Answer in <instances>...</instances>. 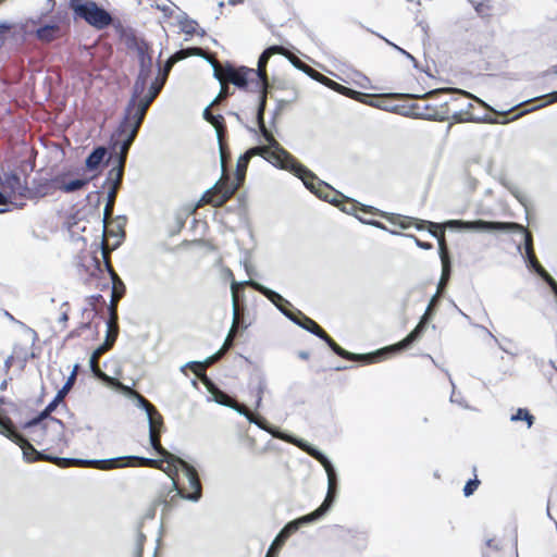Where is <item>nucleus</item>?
<instances>
[{"label":"nucleus","instance_id":"nucleus-1","mask_svg":"<svg viewBox=\"0 0 557 557\" xmlns=\"http://www.w3.org/2000/svg\"><path fill=\"white\" fill-rule=\"evenodd\" d=\"M252 156H261L274 166L292 172L318 197L330 202L334 200L333 198H329L330 186L327 184L319 181L313 172L298 163L284 148L274 149L269 144L268 146L250 148L242 154L236 163L235 182L231 184H220L216 182L211 188L205 191L201 199L214 206L223 205L243 184L248 162Z\"/></svg>","mask_w":557,"mask_h":557},{"label":"nucleus","instance_id":"nucleus-2","mask_svg":"<svg viewBox=\"0 0 557 557\" xmlns=\"http://www.w3.org/2000/svg\"><path fill=\"white\" fill-rule=\"evenodd\" d=\"M300 445L306 449L308 455L313 457L323 466L327 474V493L323 503L314 511L288 522L275 536V543H284L287 537L292 533L296 532L301 525L321 520L329 512L335 500L336 473L332 462L321 450L309 443L301 442Z\"/></svg>","mask_w":557,"mask_h":557},{"label":"nucleus","instance_id":"nucleus-3","mask_svg":"<svg viewBox=\"0 0 557 557\" xmlns=\"http://www.w3.org/2000/svg\"><path fill=\"white\" fill-rule=\"evenodd\" d=\"M166 471L178 497L191 503L200 500L202 496L201 483L196 469L191 465L178 457L175 465H171V468Z\"/></svg>","mask_w":557,"mask_h":557},{"label":"nucleus","instance_id":"nucleus-4","mask_svg":"<svg viewBox=\"0 0 557 557\" xmlns=\"http://www.w3.org/2000/svg\"><path fill=\"white\" fill-rule=\"evenodd\" d=\"M298 314L299 317L295 315L293 312H284V315L294 324L324 341L336 355L349 360L375 361V356L372 354L359 355L343 349L312 319L306 317L300 311H298Z\"/></svg>","mask_w":557,"mask_h":557},{"label":"nucleus","instance_id":"nucleus-5","mask_svg":"<svg viewBox=\"0 0 557 557\" xmlns=\"http://www.w3.org/2000/svg\"><path fill=\"white\" fill-rule=\"evenodd\" d=\"M69 5L74 17L84 20L95 29H103L112 23V16L92 0H70Z\"/></svg>","mask_w":557,"mask_h":557},{"label":"nucleus","instance_id":"nucleus-6","mask_svg":"<svg viewBox=\"0 0 557 557\" xmlns=\"http://www.w3.org/2000/svg\"><path fill=\"white\" fill-rule=\"evenodd\" d=\"M24 428L30 429V440L39 446L58 444L64 437V424L57 418L48 417L29 425L27 421Z\"/></svg>","mask_w":557,"mask_h":557},{"label":"nucleus","instance_id":"nucleus-7","mask_svg":"<svg viewBox=\"0 0 557 557\" xmlns=\"http://www.w3.org/2000/svg\"><path fill=\"white\" fill-rule=\"evenodd\" d=\"M283 55H285L288 61L292 63V65L301 71L302 73H305L306 75H308L310 78L321 83L322 85L329 87L330 89L341 94V95H344L346 97H349L351 99H355V100H359V101H362L364 102L363 98L364 97H368L367 95L364 94H361L357 90H352L348 87H345L330 78H327L326 76L322 75L321 73L317 72L315 70L311 69L309 65H307L306 63H304L301 60H299L297 57H295L294 54L287 52L284 50V53H282Z\"/></svg>","mask_w":557,"mask_h":557},{"label":"nucleus","instance_id":"nucleus-8","mask_svg":"<svg viewBox=\"0 0 557 557\" xmlns=\"http://www.w3.org/2000/svg\"><path fill=\"white\" fill-rule=\"evenodd\" d=\"M444 225L449 230L475 231V232H504L522 231L523 225L515 222H491L484 220L463 221V220H448Z\"/></svg>","mask_w":557,"mask_h":557},{"label":"nucleus","instance_id":"nucleus-9","mask_svg":"<svg viewBox=\"0 0 557 557\" xmlns=\"http://www.w3.org/2000/svg\"><path fill=\"white\" fill-rule=\"evenodd\" d=\"M116 335H117V327L116 326H112V322L111 321H108L107 322V334H106V339H104V343L101 344L100 346H98L94 352L91 354L90 358H89V368L91 370V372L94 373V375L110 384V385H113L117 388H122L124 391H127L128 387L127 386H124L120 381H117L116 379L112 377V376H109L108 374H106L98 366V358L103 354L106 352L114 343L115 338H116Z\"/></svg>","mask_w":557,"mask_h":557},{"label":"nucleus","instance_id":"nucleus-10","mask_svg":"<svg viewBox=\"0 0 557 557\" xmlns=\"http://www.w3.org/2000/svg\"><path fill=\"white\" fill-rule=\"evenodd\" d=\"M123 459L137 460L138 466H140V467H151V468H157V469L163 470V468L161 466L162 460H157V459L147 458V457H139V456H123V457H113V458H108V459H62V460L65 462L74 463V465H87V466H94L101 470H108V469H112V468H116V467H122L123 465H120L119 462ZM166 470H168V468L164 469V471L168 473Z\"/></svg>","mask_w":557,"mask_h":557},{"label":"nucleus","instance_id":"nucleus-11","mask_svg":"<svg viewBox=\"0 0 557 557\" xmlns=\"http://www.w3.org/2000/svg\"><path fill=\"white\" fill-rule=\"evenodd\" d=\"M149 106L144 101L128 100L123 120L120 124L121 132L134 131L137 134Z\"/></svg>","mask_w":557,"mask_h":557},{"label":"nucleus","instance_id":"nucleus-12","mask_svg":"<svg viewBox=\"0 0 557 557\" xmlns=\"http://www.w3.org/2000/svg\"><path fill=\"white\" fill-rule=\"evenodd\" d=\"M431 314H432V306L428 305L425 312L421 317L417 326L399 343L392 345L387 348L377 350L375 354H373L375 356V360L377 359L379 356L384 355L387 351H399V350L407 349L408 347H410L414 342H417L422 336V334L425 330V324Z\"/></svg>","mask_w":557,"mask_h":557},{"label":"nucleus","instance_id":"nucleus-13","mask_svg":"<svg viewBox=\"0 0 557 557\" xmlns=\"http://www.w3.org/2000/svg\"><path fill=\"white\" fill-rule=\"evenodd\" d=\"M284 53V48L281 46H271L267 48L259 57L257 69L255 70V76H256V87L258 89H268L269 83H268V76L265 66L270 60V58L274 54H282Z\"/></svg>","mask_w":557,"mask_h":557},{"label":"nucleus","instance_id":"nucleus-14","mask_svg":"<svg viewBox=\"0 0 557 557\" xmlns=\"http://www.w3.org/2000/svg\"><path fill=\"white\" fill-rule=\"evenodd\" d=\"M78 369V364H75L70 376L67 377L66 382L63 384L61 389L58 391L54 398L46 406V408L34 419L28 421L29 424H35L40 420H44L50 416V413L58 407V405L63 400L65 395L69 393L71 387L73 386L76 377V372Z\"/></svg>","mask_w":557,"mask_h":557},{"label":"nucleus","instance_id":"nucleus-15","mask_svg":"<svg viewBox=\"0 0 557 557\" xmlns=\"http://www.w3.org/2000/svg\"><path fill=\"white\" fill-rule=\"evenodd\" d=\"M0 433L11 440L13 443L17 444L23 450L24 459L29 460L28 449L35 451V448L23 435H21L14 429L12 422L9 419L0 418Z\"/></svg>","mask_w":557,"mask_h":557},{"label":"nucleus","instance_id":"nucleus-16","mask_svg":"<svg viewBox=\"0 0 557 557\" xmlns=\"http://www.w3.org/2000/svg\"><path fill=\"white\" fill-rule=\"evenodd\" d=\"M252 76H255V69L225 66V79L238 88H246L249 82L256 86V81H252Z\"/></svg>","mask_w":557,"mask_h":557},{"label":"nucleus","instance_id":"nucleus-17","mask_svg":"<svg viewBox=\"0 0 557 557\" xmlns=\"http://www.w3.org/2000/svg\"><path fill=\"white\" fill-rule=\"evenodd\" d=\"M238 284H246L251 286L253 289L265 296L283 314L284 312H290L289 310L284 308V305H290L289 301L286 300L282 295H280L275 290H272L271 288L253 280H246Z\"/></svg>","mask_w":557,"mask_h":557},{"label":"nucleus","instance_id":"nucleus-18","mask_svg":"<svg viewBox=\"0 0 557 557\" xmlns=\"http://www.w3.org/2000/svg\"><path fill=\"white\" fill-rule=\"evenodd\" d=\"M256 91H260L261 92V96H260V101H259V106H258V110H257V121H258V126H259V129H260V133H261V136L263 137V139L274 149H278V148H283L278 143L277 140L274 138V136L272 135V133L265 127V124H264V117H263V114H264V109H265V101H267V90L264 91L263 89H258L256 87L255 89Z\"/></svg>","mask_w":557,"mask_h":557},{"label":"nucleus","instance_id":"nucleus-19","mask_svg":"<svg viewBox=\"0 0 557 557\" xmlns=\"http://www.w3.org/2000/svg\"><path fill=\"white\" fill-rule=\"evenodd\" d=\"M2 185H3V187L10 189L13 195H17V196H21L24 198L27 197V194H28L27 182L25 180H22L14 172L4 173Z\"/></svg>","mask_w":557,"mask_h":557},{"label":"nucleus","instance_id":"nucleus-20","mask_svg":"<svg viewBox=\"0 0 557 557\" xmlns=\"http://www.w3.org/2000/svg\"><path fill=\"white\" fill-rule=\"evenodd\" d=\"M136 135L137 134H135L134 131L121 132L120 128L117 129V136L121 138V141L119 143V151L115 152L114 156L110 157L112 163H117L121 159V164H125L127 151Z\"/></svg>","mask_w":557,"mask_h":557},{"label":"nucleus","instance_id":"nucleus-21","mask_svg":"<svg viewBox=\"0 0 557 557\" xmlns=\"http://www.w3.org/2000/svg\"><path fill=\"white\" fill-rule=\"evenodd\" d=\"M248 421L250 423H252V424H256L261 430L267 431L273 437H276V438L284 440L286 442L293 443V444L297 445L299 448H301L304 451H306V449L300 445L301 442L302 443H307L306 441L298 440V438H295V437L289 436V435H285L282 432H280L278 430H276L275 428H272V426L268 425V423L263 419H258L253 414H251L248 418Z\"/></svg>","mask_w":557,"mask_h":557},{"label":"nucleus","instance_id":"nucleus-22","mask_svg":"<svg viewBox=\"0 0 557 557\" xmlns=\"http://www.w3.org/2000/svg\"><path fill=\"white\" fill-rule=\"evenodd\" d=\"M54 190L50 178L34 180L33 186L28 187L27 199H40L53 195Z\"/></svg>","mask_w":557,"mask_h":557},{"label":"nucleus","instance_id":"nucleus-23","mask_svg":"<svg viewBox=\"0 0 557 557\" xmlns=\"http://www.w3.org/2000/svg\"><path fill=\"white\" fill-rule=\"evenodd\" d=\"M212 104L210 103L209 106H207L203 110V117L211 122L214 127H215V134H216V138H218V143H219V147H220V164H221V169H222V175L225 174V171H226V168H225V154H224V151H223V147H222V132L220 129V126H219V120L222 119V116H213L211 113H210V107Z\"/></svg>","mask_w":557,"mask_h":557},{"label":"nucleus","instance_id":"nucleus-24","mask_svg":"<svg viewBox=\"0 0 557 557\" xmlns=\"http://www.w3.org/2000/svg\"><path fill=\"white\" fill-rule=\"evenodd\" d=\"M138 407L144 409L147 416L148 425L154 428L157 424L162 423V417L156 411L147 399L141 395L137 394Z\"/></svg>","mask_w":557,"mask_h":557},{"label":"nucleus","instance_id":"nucleus-25","mask_svg":"<svg viewBox=\"0 0 557 557\" xmlns=\"http://www.w3.org/2000/svg\"><path fill=\"white\" fill-rule=\"evenodd\" d=\"M154 428L149 426V441L152 446V448L163 457V459L168 463V469L171 468V465H175V460L178 458L177 456L169 453L165 448H163L158 440V437L154 435L153 432Z\"/></svg>","mask_w":557,"mask_h":557},{"label":"nucleus","instance_id":"nucleus-26","mask_svg":"<svg viewBox=\"0 0 557 557\" xmlns=\"http://www.w3.org/2000/svg\"><path fill=\"white\" fill-rule=\"evenodd\" d=\"M224 355V349H219L214 354L208 356L203 361H188L183 368L189 367L198 376H201L200 370L203 367L210 366L213 362L218 361Z\"/></svg>","mask_w":557,"mask_h":557},{"label":"nucleus","instance_id":"nucleus-27","mask_svg":"<svg viewBox=\"0 0 557 557\" xmlns=\"http://www.w3.org/2000/svg\"><path fill=\"white\" fill-rule=\"evenodd\" d=\"M124 172V164H121V160L117 163H113L112 169L109 171L106 183H109L111 186L109 189H114L117 191L120 184L122 182Z\"/></svg>","mask_w":557,"mask_h":557},{"label":"nucleus","instance_id":"nucleus-28","mask_svg":"<svg viewBox=\"0 0 557 557\" xmlns=\"http://www.w3.org/2000/svg\"><path fill=\"white\" fill-rule=\"evenodd\" d=\"M140 69L136 82L148 84L151 73V58L146 55L143 51L139 53Z\"/></svg>","mask_w":557,"mask_h":557},{"label":"nucleus","instance_id":"nucleus-29","mask_svg":"<svg viewBox=\"0 0 557 557\" xmlns=\"http://www.w3.org/2000/svg\"><path fill=\"white\" fill-rule=\"evenodd\" d=\"M116 193L117 191H115L114 189H109L108 194H107V203L103 208V218H102L103 234H110V235L115 234L114 231H109V232L107 231V223H108V219L111 215L112 210H113Z\"/></svg>","mask_w":557,"mask_h":557},{"label":"nucleus","instance_id":"nucleus-30","mask_svg":"<svg viewBox=\"0 0 557 557\" xmlns=\"http://www.w3.org/2000/svg\"><path fill=\"white\" fill-rule=\"evenodd\" d=\"M238 285L239 284L236 281H233L231 283L233 321H232V325L228 331V334H231L232 337H234V335L236 333L237 323H238V308H237V287H238Z\"/></svg>","mask_w":557,"mask_h":557},{"label":"nucleus","instance_id":"nucleus-31","mask_svg":"<svg viewBox=\"0 0 557 557\" xmlns=\"http://www.w3.org/2000/svg\"><path fill=\"white\" fill-rule=\"evenodd\" d=\"M107 154V149L104 147L95 148L89 156L86 158L85 165L88 170H95L99 166L104 156Z\"/></svg>","mask_w":557,"mask_h":557},{"label":"nucleus","instance_id":"nucleus-32","mask_svg":"<svg viewBox=\"0 0 557 557\" xmlns=\"http://www.w3.org/2000/svg\"><path fill=\"white\" fill-rule=\"evenodd\" d=\"M164 83H165V77H161V78L157 77L154 79V82H152L150 84L148 92L140 100L144 101L145 103H147L148 106H150V103L154 100L157 95L162 89Z\"/></svg>","mask_w":557,"mask_h":557},{"label":"nucleus","instance_id":"nucleus-33","mask_svg":"<svg viewBox=\"0 0 557 557\" xmlns=\"http://www.w3.org/2000/svg\"><path fill=\"white\" fill-rule=\"evenodd\" d=\"M202 381L206 384V386L208 387L209 392L213 394L214 401L221 406L228 408L230 403L232 401L228 398V396L225 393L215 389L212 382L207 376H205Z\"/></svg>","mask_w":557,"mask_h":557},{"label":"nucleus","instance_id":"nucleus-34","mask_svg":"<svg viewBox=\"0 0 557 557\" xmlns=\"http://www.w3.org/2000/svg\"><path fill=\"white\" fill-rule=\"evenodd\" d=\"M58 32L59 26L51 24L39 27L36 32V35L41 41L49 42L55 38Z\"/></svg>","mask_w":557,"mask_h":557},{"label":"nucleus","instance_id":"nucleus-35","mask_svg":"<svg viewBox=\"0 0 557 557\" xmlns=\"http://www.w3.org/2000/svg\"><path fill=\"white\" fill-rule=\"evenodd\" d=\"M502 183L523 207L528 206V196L523 191H521V189L516 184L507 181H503Z\"/></svg>","mask_w":557,"mask_h":557},{"label":"nucleus","instance_id":"nucleus-36","mask_svg":"<svg viewBox=\"0 0 557 557\" xmlns=\"http://www.w3.org/2000/svg\"><path fill=\"white\" fill-rule=\"evenodd\" d=\"M178 23L186 35L196 34L198 24L195 20L189 18L186 13L178 16Z\"/></svg>","mask_w":557,"mask_h":557},{"label":"nucleus","instance_id":"nucleus-37","mask_svg":"<svg viewBox=\"0 0 557 557\" xmlns=\"http://www.w3.org/2000/svg\"><path fill=\"white\" fill-rule=\"evenodd\" d=\"M511 422L525 421L528 429H530L534 423V417L530 413V411L525 408H519L516 413L510 417Z\"/></svg>","mask_w":557,"mask_h":557},{"label":"nucleus","instance_id":"nucleus-38","mask_svg":"<svg viewBox=\"0 0 557 557\" xmlns=\"http://www.w3.org/2000/svg\"><path fill=\"white\" fill-rule=\"evenodd\" d=\"M540 99H546V101H545V102H542V103H540V104H537L536 107H533V108L528 109V110H525V111H521V112H519L518 114H516V115L512 117V120H516V119H518V117L522 116L524 113L530 112V111H532V110H534V109H536V108H541V107H544V106H546V104H549V103L556 102V101H557V90H556V91H553V92H549V94H547V95L541 96V97H536L534 100H540Z\"/></svg>","mask_w":557,"mask_h":557},{"label":"nucleus","instance_id":"nucleus-39","mask_svg":"<svg viewBox=\"0 0 557 557\" xmlns=\"http://www.w3.org/2000/svg\"><path fill=\"white\" fill-rule=\"evenodd\" d=\"M437 242H438V250H440V258L442 261V267L448 268V267H450V261H449V257L447 253V248H446V244H445V239H444V232H441Z\"/></svg>","mask_w":557,"mask_h":557},{"label":"nucleus","instance_id":"nucleus-40","mask_svg":"<svg viewBox=\"0 0 557 557\" xmlns=\"http://www.w3.org/2000/svg\"><path fill=\"white\" fill-rule=\"evenodd\" d=\"M88 183V180L86 178H75V180H67L66 185H63V191L64 193H73L76 191L84 186H86Z\"/></svg>","mask_w":557,"mask_h":557},{"label":"nucleus","instance_id":"nucleus-41","mask_svg":"<svg viewBox=\"0 0 557 557\" xmlns=\"http://www.w3.org/2000/svg\"><path fill=\"white\" fill-rule=\"evenodd\" d=\"M28 458H29V460H27L28 462L44 458V459L54 460L55 462L62 463L64 466H75L74 463L63 461L62 460L63 458H58V457L51 458L48 456H44L41 453L37 451L36 449H35V451H33L32 449H28Z\"/></svg>","mask_w":557,"mask_h":557},{"label":"nucleus","instance_id":"nucleus-42","mask_svg":"<svg viewBox=\"0 0 557 557\" xmlns=\"http://www.w3.org/2000/svg\"><path fill=\"white\" fill-rule=\"evenodd\" d=\"M185 58V51H177L176 53H174L172 57H170L165 64H164V73H163V76L162 77H165L168 76L169 72L171 71L172 66L183 60Z\"/></svg>","mask_w":557,"mask_h":557},{"label":"nucleus","instance_id":"nucleus-43","mask_svg":"<svg viewBox=\"0 0 557 557\" xmlns=\"http://www.w3.org/2000/svg\"><path fill=\"white\" fill-rule=\"evenodd\" d=\"M67 173H60L50 178L54 193L57 190L63 191V185H66Z\"/></svg>","mask_w":557,"mask_h":557},{"label":"nucleus","instance_id":"nucleus-44","mask_svg":"<svg viewBox=\"0 0 557 557\" xmlns=\"http://www.w3.org/2000/svg\"><path fill=\"white\" fill-rule=\"evenodd\" d=\"M147 88V85L145 83H138L135 81L133 86V92L129 100L139 101L146 94L145 90Z\"/></svg>","mask_w":557,"mask_h":557},{"label":"nucleus","instance_id":"nucleus-45","mask_svg":"<svg viewBox=\"0 0 557 557\" xmlns=\"http://www.w3.org/2000/svg\"><path fill=\"white\" fill-rule=\"evenodd\" d=\"M513 233H520L523 235L524 238V251L525 255H530V252H533V239L532 235L525 230L523 226L522 231H512Z\"/></svg>","mask_w":557,"mask_h":557},{"label":"nucleus","instance_id":"nucleus-46","mask_svg":"<svg viewBox=\"0 0 557 557\" xmlns=\"http://www.w3.org/2000/svg\"><path fill=\"white\" fill-rule=\"evenodd\" d=\"M480 484V481L478 480L476 476H474L473 479H470L463 486V495L465 497H469L471 496L478 488Z\"/></svg>","mask_w":557,"mask_h":557},{"label":"nucleus","instance_id":"nucleus-47","mask_svg":"<svg viewBox=\"0 0 557 557\" xmlns=\"http://www.w3.org/2000/svg\"><path fill=\"white\" fill-rule=\"evenodd\" d=\"M267 388V381L263 377H260L257 385V394H256V408L261 406L262 396Z\"/></svg>","mask_w":557,"mask_h":557},{"label":"nucleus","instance_id":"nucleus-48","mask_svg":"<svg viewBox=\"0 0 557 557\" xmlns=\"http://www.w3.org/2000/svg\"><path fill=\"white\" fill-rule=\"evenodd\" d=\"M385 42L389 46H392L395 50H397L398 52H400L403 55H405L408 60H410L412 63H413V66L417 67V61L414 59V57L412 54H410L408 51L404 50L403 48H400L399 46L393 44L392 41H389L388 39L382 37Z\"/></svg>","mask_w":557,"mask_h":557},{"label":"nucleus","instance_id":"nucleus-49","mask_svg":"<svg viewBox=\"0 0 557 557\" xmlns=\"http://www.w3.org/2000/svg\"><path fill=\"white\" fill-rule=\"evenodd\" d=\"M228 408L237 412L239 416L245 417L247 420L251 416V413L244 406L238 405L235 401H231Z\"/></svg>","mask_w":557,"mask_h":557},{"label":"nucleus","instance_id":"nucleus-50","mask_svg":"<svg viewBox=\"0 0 557 557\" xmlns=\"http://www.w3.org/2000/svg\"><path fill=\"white\" fill-rule=\"evenodd\" d=\"M121 297V294H116L115 290L112 292V296H111V319L109 321L112 322V326H116L115 325V320H116V315H115V304L117 301V299Z\"/></svg>","mask_w":557,"mask_h":557},{"label":"nucleus","instance_id":"nucleus-51","mask_svg":"<svg viewBox=\"0 0 557 557\" xmlns=\"http://www.w3.org/2000/svg\"><path fill=\"white\" fill-rule=\"evenodd\" d=\"M212 71H213V77L220 82V84H223L225 79V67L223 70L220 69L219 63L212 64Z\"/></svg>","mask_w":557,"mask_h":557},{"label":"nucleus","instance_id":"nucleus-52","mask_svg":"<svg viewBox=\"0 0 557 557\" xmlns=\"http://www.w3.org/2000/svg\"><path fill=\"white\" fill-rule=\"evenodd\" d=\"M145 535L143 533L138 534L136 545L134 547L132 557H143V542H144Z\"/></svg>","mask_w":557,"mask_h":557},{"label":"nucleus","instance_id":"nucleus-53","mask_svg":"<svg viewBox=\"0 0 557 557\" xmlns=\"http://www.w3.org/2000/svg\"><path fill=\"white\" fill-rule=\"evenodd\" d=\"M283 544L284 543H281V542L275 543V539H274L271 546L269 547V549L267 552L265 557H276V554Z\"/></svg>","mask_w":557,"mask_h":557},{"label":"nucleus","instance_id":"nucleus-54","mask_svg":"<svg viewBox=\"0 0 557 557\" xmlns=\"http://www.w3.org/2000/svg\"><path fill=\"white\" fill-rule=\"evenodd\" d=\"M449 274H450V267H448V268L442 267V275H441L440 282L437 284L438 289H442L444 287V285L446 284L448 277H449Z\"/></svg>","mask_w":557,"mask_h":557},{"label":"nucleus","instance_id":"nucleus-55","mask_svg":"<svg viewBox=\"0 0 557 557\" xmlns=\"http://www.w3.org/2000/svg\"><path fill=\"white\" fill-rule=\"evenodd\" d=\"M407 237L411 238L414 240L416 245L421 248V249H424V250H430L433 248L432 244L431 243H426V242H421L420 239H418L414 235H406Z\"/></svg>","mask_w":557,"mask_h":557},{"label":"nucleus","instance_id":"nucleus-56","mask_svg":"<svg viewBox=\"0 0 557 557\" xmlns=\"http://www.w3.org/2000/svg\"><path fill=\"white\" fill-rule=\"evenodd\" d=\"M413 223H416V228L419 230V231L424 230L425 225H428L430 227H441V224L434 223V222H430V221H418V220H414Z\"/></svg>","mask_w":557,"mask_h":557},{"label":"nucleus","instance_id":"nucleus-57","mask_svg":"<svg viewBox=\"0 0 557 557\" xmlns=\"http://www.w3.org/2000/svg\"><path fill=\"white\" fill-rule=\"evenodd\" d=\"M110 274L113 281V290H115L117 287L122 288V292L124 290L125 286L124 283L120 280V277L116 275V273L113 270H110Z\"/></svg>","mask_w":557,"mask_h":557},{"label":"nucleus","instance_id":"nucleus-58","mask_svg":"<svg viewBox=\"0 0 557 557\" xmlns=\"http://www.w3.org/2000/svg\"><path fill=\"white\" fill-rule=\"evenodd\" d=\"M357 218H358V220L360 222H362L364 224H369V225H372V226H374L376 228L384 230V231L387 230L386 226L383 223L379 222V221H375V220H373V221H364V218H362V216H357Z\"/></svg>","mask_w":557,"mask_h":557},{"label":"nucleus","instance_id":"nucleus-59","mask_svg":"<svg viewBox=\"0 0 557 557\" xmlns=\"http://www.w3.org/2000/svg\"><path fill=\"white\" fill-rule=\"evenodd\" d=\"M446 373H447V375H448V377H449V382H450L451 387H453V393H451V395H450V401H451V403H457L459 406H461V407H463V408H468V406H467L466 404H463V401H458V399H457V398H455V383H454V381L451 380V377H450L449 373H448L447 371H446Z\"/></svg>","mask_w":557,"mask_h":557},{"label":"nucleus","instance_id":"nucleus-60","mask_svg":"<svg viewBox=\"0 0 557 557\" xmlns=\"http://www.w3.org/2000/svg\"><path fill=\"white\" fill-rule=\"evenodd\" d=\"M185 51V58L189 55L203 57V51L200 48H188Z\"/></svg>","mask_w":557,"mask_h":557},{"label":"nucleus","instance_id":"nucleus-61","mask_svg":"<svg viewBox=\"0 0 557 557\" xmlns=\"http://www.w3.org/2000/svg\"><path fill=\"white\" fill-rule=\"evenodd\" d=\"M482 330L496 343V345L505 352H509L508 349L484 326Z\"/></svg>","mask_w":557,"mask_h":557},{"label":"nucleus","instance_id":"nucleus-62","mask_svg":"<svg viewBox=\"0 0 557 557\" xmlns=\"http://www.w3.org/2000/svg\"><path fill=\"white\" fill-rule=\"evenodd\" d=\"M8 197L0 190V213L8 211Z\"/></svg>","mask_w":557,"mask_h":557},{"label":"nucleus","instance_id":"nucleus-63","mask_svg":"<svg viewBox=\"0 0 557 557\" xmlns=\"http://www.w3.org/2000/svg\"><path fill=\"white\" fill-rule=\"evenodd\" d=\"M233 338L231 334H227L222 347L220 349H224V352L230 349L233 345Z\"/></svg>","mask_w":557,"mask_h":557},{"label":"nucleus","instance_id":"nucleus-64","mask_svg":"<svg viewBox=\"0 0 557 557\" xmlns=\"http://www.w3.org/2000/svg\"><path fill=\"white\" fill-rule=\"evenodd\" d=\"M414 219H411V218H404L400 222H399V226L401 228H408L412 225Z\"/></svg>","mask_w":557,"mask_h":557}]
</instances>
